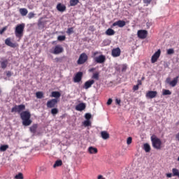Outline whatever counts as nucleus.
Masks as SVG:
<instances>
[{
  "label": "nucleus",
  "mask_w": 179,
  "mask_h": 179,
  "mask_svg": "<svg viewBox=\"0 0 179 179\" xmlns=\"http://www.w3.org/2000/svg\"><path fill=\"white\" fill-rule=\"evenodd\" d=\"M20 118L22 120V124L24 127H29V125H31V122H33V121L30 120V118H31V114L29 110L22 112L20 113Z\"/></svg>",
  "instance_id": "nucleus-1"
},
{
  "label": "nucleus",
  "mask_w": 179,
  "mask_h": 179,
  "mask_svg": "<svg viewBox=\"0 0 179 179\" xmlns=\"http://www.w3.org/2000/svg\"><path fill=\"white\" fill-rule=\"evenodd\" d=\"M26 24L24 23L19 24L15 27V34L17 38L20 40L23 37V34H24V27Z\"/></svg>",
  "instance_id": "nucleus-2"
},
{
  "label": "nucleus",
  "mask_w": 179,
  "mask_h": 179,
  "mask_svg": "<svg viewBox=\"0 0 179 179\" xmlns=\"http://www.w3.org/2000/svg\"><path fill=\"white\" fill-rule=\"evenodd\" d=\"M151 142L152 143V147L154 149H157V150H160L162 149V140L157 138L156 136H151Z\"/></svg>",
  "instance_id": "nucleus-3"
},
{
  "label": "nucleus",
  "mask_w": 179,
  "mask_h": 179,
  "mask_svg": "<svg viewBox=\"0 0 179 179\" xmlns=\"http://www.w3.org/2000/svg\"><path fill=\"white\" fill-rule=\"evenodd\" d=\"M50 52L55 55L62 54V52H64V48L61 45H57L50 50Z\"/></svg>",
  "instance_id": "nucleus-4"
},
{
  "label": "nucleus",
  "mask_w": 179,
  "mask_h": 179,
  "mask_svg": "<svg viewBox=\"0 0 179 179\" xmlns=\"http://www.w3.org/2000/svg\"><path fill=\"white\" fill-rule=\"evenodd\" d=\"M24 110H26V106L24 104L15 105L12 108L11 113H22Z\"/></svg>",
  "instance_id": "nucleus-5"
},
{
  "label": "nucleus",
  "mask_w": 179,
  "mask_h": 179,
  "mask_svg": "<svg viewBox=\"0 0 179 179\" xmlns=\"http://www.w3.org/2000/svg\"><path fill=\"white\" fill-rule=\"evenodd\" d=\"M88 58L89 57H87V55H86V53H82L79 57L77 64L78 65H83V64H85V62L87 61Z\"/></svg>",
  "instance_id": "nucleus-6"
},
{
  "label": "nucleus",
  "mask_w": 179,
  "mask_h": 179,
  "mask_svg": "<svg viewBox=\"0 0 179 179\" xmlns=\"http://www.w3.org/2000/svg\"><path fill=\"white\" fill-rule=\"evenodd\" d=\"M57 104H58V99H52L47 102L46 106L48 108H54L57 106Z\"/></svg>",
  "instance_id": "nucleus-7"
},
{
  "label": "nucleus",
  "mask_w": 179,
  "mask_h": 179,
  "mask_svg": "<svg viewBox=\"0 0 179 179\" xmlns=\"http://www.w3.org/2000/svg\"><path fill=\"white\" fill-rule=\"evenodd\" d=\"M137 36L138 38H141V40H145V38L148 37V31L145 29L138 30L137 32Z\"/></svg>",
  "instance_id": "nucleus-8"
},
{
  "label": "nucleus",
  "mask_w": 179,
  "mask_h": 179,
  "mask_svg": "<svg viewBox=\"0 0 179 179\" xmlns=\"http://www.w3.org/2000/svg\"><path fill=\"white\" fill-rule=\"evenodd\" d=\"M160 54H162V50L159 49L151 57L152 64H155V62H157V59L160 57Z\"/></svg>",
  "instance_id": "nucleus-9"
},
{
  "label": "nucleus",
  "mask_w": 179,
  "mask_h": 179,
  "mask_svg": "<svg viewBox=\"0 0 179 179\" xmlns=\"http://www.w3.org/2000/svg\"><path fill=\"white\" fill-rule=\"evenodd\" d=\"M82 78H83V73L82 71L78 72L73 78V83H79L82 80Z\"/></svg>",
  "instance_id": "nucleus-10"
},
{
  "label": "nucleus",
  "mask_w": 179,
  "mask_h": 179,
  "mask_svg": "<svg viewBox=\"0 0 179 179\" xmlns=\"http://www.w3.org/2000/svg\"><path fill=\"white\" fill-rule=\"evenodd\" d=\"M166 177L168 178H171V177H178L179 178V170L177 169L176 168L172 169V173H166Z\"/></svg>",
  "instance_id": "nucleus-11"
},
{
  "label": "nucleus",
  "mask_w": 179,
  "mask_h": 179,
  "mask_svg": "<svg viewBox=\"0 0 179 179\" xmlns=\"http://www.w3.org/2000/svg\"><path fill=\"white\" fill-rule=\"evenodd\" d=\"M95 62H96V64H104V62H106V56L101 55L98 57H96L94 58Z\"/></svg>",
  "instance_id": "nucleus-12"
},
{
  "label": "nucleus",
  "mask_w": 179,
  "mask_h": 179,
  "mask_svg": "<svg viewBox=\"0 0 179 179\" xmlns=\"http://www.w3.org/2000/svg\"><path fill=\"white\" fill-rule=\"evenodd\" d=\"M5 44L6 45H8V47H11V48H16V47H18L19 45L16 43H12V41H10V38H7L5 40Z\"/></svg>",
  "instance_id": "nucleus-13"
},
{
  "label": "nucleus",
  "mask_w": 179,
  "mask_h": 179,
  "mask_svg": "<svg viewBox=\"0 0 179 179\" xmlns=\"http://www.w3.org/2000/svg\"><path fill=\"white\" fill-rule=\"evenodd\" d=\"M93 85H94V80H89L85 83L83 89L87 90V89H90Z\"/></svg>",
  "instance_id": "nucleus-14"
},
{
  "label": "nucleus",
  "mask_w": 179,
  "mask_h": 179,
  "mask_svg": "<svg viewBox=\"0 0 179 179\" xmlns=\"http://www.w3.org/2000/svg\"><path fill=\"white\" fill-rule=\"evenodd\" d=\"M145 96L148 99H155L157 96V91H148Z\"/></svg>",
  "instance_id": "nucleus-15"
},
{
  "label": "nucleus",
  "mask_w": 179,
  "mask_h": 179,
  "mask_svg": "<svg viewBox=\"0 0 179 179\" xmlns=\"http://www.w3.org/2000/svg\"><path fill=\"white\" fill-rule=\"evenodd\" d=\"M125 24H127V22H125V21L120 20L117 22H115L113 24V27H115V26H118V27H124Z\"/></svg>",
  "instance_id": "nucleus-16"
},
{
  "label": "nucleus",
  "mask_w": 179,
  "mask_h": 179,
  "mask_svg": "<svg viewBox=\"0 0 179 179\" xmlns=\"http://www.w3.org/2000/svg\"><path fill=\"white\" fill-rule=\"evenodd\" d=\"M121 55V49L116 48L112 50V56L114 57H120Z\"/></svg>",
  "instance_id": "nucleus-17"
},
{
  "label": "nucleus",
  "mask_w": 179,
  "mask_h": 179,
  "mask_svg": "<svg viewBox=\"0 0 179 179\" xmlns=\"http://www.w3.org/2000/svg\"><path fill=\"white\" fill-rule=\"evenodd\" d=\"M56 8L59 12H65L66 10V6L61 3H59Z\"/></svg>",
  "instance_id": "nucleus-18"
},
{
  "label": "nucleus",
  "mask_w": 179,
  "mask_h": 179,
  "mask_svg": "<svg viewBox=\"0 0 179 179\" xmlns=\"http://www.w3.org/2000/svg\"><path fill=\"white\" fill-rule=\"evenodd\" d=\"M85 108H86V104H85L83 103H80L76 106V110L77 111H83V110H85Z\"/></svg>",
  "instance_id": "nucleus-19"
},
{
  "label": "nucleus",
  "mask_w": 179,
  "mask_h": 179,
  "mask_svg": "<svg viewBox=\"0 0 179 179\" xmlns=\"http://www.w3.org/2000/svg\"><path fill=\"white\" fill-rule=\"evenodd\" d=\"M178 79L179 76L175 77L171 83H169L170 86L172 87H176L177 86V84L178 83Z\"/></svg>",
  "instance_id": "nucleus-20"
},
{
  "label": "nucleus",
  "mask_w": 179,
  "mask_h": 179,
  "mask_svg": "<svg viewBox=\"0 0 179 179\" xmlns=\"http://www.w3.org/2000/svg\"><path fill=\"white\" fill-rule=\"evenodd\" d=\"M101 136L102 139L107 140L110 138V134L106 131H103L101 132Z\"/></svg>",
  "instance_id": "nucleus-21"
},
{
  "label": "nucleus",
  "mask_w": 179,
  "mask_h": 179,
  "mask_svg": "<svg viewBox=\"0 0 179 179\" xmlns=\"http://www.w3.org/2000/svg\"><path fill=\"white\" fill-rule=\"evenodd\" d=\"M88 152L90 155H97L99 150L94 147H90L88 148Z\"/></svg>",
  "instance_id": "nucleus-22"
},
{
  "label": "nucleus",
  "mask_w": 179,
  "mask_h": 179,
  "mask_svg": "<svg viewBox=\"0 0 179 179\" xmlns=\"http://www.w3.org/2000/svg\"><path fill=\"white\" fill-rule=\"evenodd\" d=\"M37 128H38V124H34L29 128V131H30V132H31L32 134H36V132H37Z\"/></svg>",
  "instance_id": "nucleus-23"
},
{
  "label": "nucleus",
  "mask_w": 179,
  "mask_h": 179,
  "mask_svg": "<svg viewBox=\"0 0 179 179\" xmlns=\"http://www.w3.org/2000/svg\"><path fill=\"white\" fill-rule=\"evenodd\" d=\"M51 96L55 99H59V97H61V93L58 91H53L51 93Z\"/></svg>",
  "instance_id": "nucleus-24"
},
{
  "label": "nucleus",
  "mask_w": 179,
  "mask_h": 179,
  "mask_svg": "<svg viewBox=\"0 0 179 179\" xmlns=\"http://www.w3.org/2000/svg\"><path fill=\"white\" fill-rule=\"evenodd\" d=\"M106 34L107 36H114L115 34V31H114L113 29L109 28L106 30Z\"/></svg>",
  "instance_id": "nucleus-25"
},
{
  "label": "nucleus",
  "mask_w": 179,
  "mask_h": 179,
  "mask_svg": "<svg viewBox=\"0 0 179 179\" xmlns=\"http://www.w3.org/2000/svg\"><path fill=\"white\" fill-rule=\"evenodd\" d=\"M1 68L2 69H6V66H8V59H6L3 62H0Z\"/></svg>",
  "instance_id": "nucleus-26"
},
{
  "label": "nucleus",
  "mask_w": 179,
  "mask_h": 179,
  "mask_svg": "<svg viewBox=\"0 0 179 179\" xmlns=\"http://www.w3.org/2000/svg\"><path fill=\"white\" fill-rule=\"evenodd\" d=\"M143 149L146 153H149V152H150V145L148 143H145L143 145Z\"/></svg>",
  "instance_id": "nucleus-27"
},
{
  "label": "nucleus",
  "mask_w": 179,
  "mask_h": 179,
  "mask_svg": "<svg viewBox=\"0 0 179 179\" xmlns=\"http://www.w3.org/2000/svg\"><path fill=\"white\" fill-rule=\"evenodd\" d=\"M20 13L22 16H26L29 13V11L26 8H20Z\"/></svg>",
  "instance_id": "nucleus-28"
},
{
  "label": "nucleus",
  "mask_w": 179,
  "mask_h": 179,
  "mask_svg": "<svg viewBox=\"0 0 179 179\" xmlns=\"http://www.w3.org/2000/svg\"><path fill=\"white\" fill-rule=\"evenodd\" d=\"M8 149H9V145H1L0 146V152H6Z\"/></svg>",
  "instance_id": "nucleus-29"
},
{
  "label": "nucleus",
  "mask_w": 179,
  "mask_h": 179,
  "mask_svg": "<svg viewBox=\"0 0 179 179\" xmlns=\"http://www.w3.org/2000/svg\"><path fill=\"white\" fill-rule=\"evenodd\" d=\"M79 3V0H70V6H76Z\"/></svg>",
  "instance_id": "nucleus-30"
},
{
  "label": "nucleus",
  "mask_w": 179,
  "mask_h": 179,
  "mask_svg": "<svg viewBox=\"0 0 179 179\" xmlns=\"http://www.w3.org/2000/svg\"><path fill=\"white\" fill-rule=\"evenodd\" d=\"M61 166H62V160H57L54 164L53 167L55 169V167H59Z\"/></svg>",
  "instance_id": "nucleus-31"
},
{
  "label": "nucleus",
  "mask_w": 179,
  "mask_h": 179,
  "mask_svg": "<svg viewBox=\"0 0 179 179\" xmlns=\"http://www.w3.org/2000/svg\"><path fill=\"white\" fill-rule=\"evenodd\" d=\"M58 113H59V110H58V108H53L51 109V114L52 115H57V114H58Z\"/></svg>",
  "instance_id": "nucleus-32"
},
{
  "label": "nucleus",
  "mask_w": 179,
  "mask_h": 179,
  "mask_svg": "<svg viewBox=\"0 0 179 179\" xmlns=\"http://www.w3.org/2000/svg\"><path fill=\"white\" fill-rule=\"evenodd\" d=\"M36 96L37 99H43V97H44V93H43V92H37Z\"/></svg>",
  "instance_id": "nucleus-33"
},
{
  "label": "nucleus",
  "mask_w": 179,
  "mask_h": 179,
  "mask_svg": "<svg viewBox=\"0 0 179 179\" xmlns=\"http://www.w3.org/2000/svg\"><path fill=\"white\" fill-rule=\"evenodd\" d=\"M162 94L163 96H170V94H171V92L169 90H163Z\"/></svg>",
  "instance_id": "nucleus-34"
},
{
  "label": "nucleus",
  "mask_w": 179,
  "mask_h": 179,
  "mask_svg": "<svg viewBox=\"0 0 179 179\" xmlns=\"http://www.w3.org/2000/svg\"><path fill=\"white\" fill-rule=\"evenodd\" d=\"M83 124L84 127H90L92 125L90 120H85Z\"/></svg>",
  "instance_id": "nucleus-35"
},
{
  "label": "nucleus",
  "mask_w": 179,
  "mask_h": 179,
  "mask_svg": "<svg viewBox=\"0 0 179 179\" xmlns=\"http://www.w3.org/2000/svg\"><path fill=\"white\" fill-rule=\"evenodd\" d=\"M57 40H58V41H65V40H66V36H59L58 37H57Z\"/></svg>",
  "instance_id": "nucleus-36"
},
{
  "label": "nucleus",
  "mask_w": 179,
  "mask_h": 179,
  "mask_svg": "<svg viewBox=\"0 0 179 179\" xmlns=\"http://www.w3.org/2000/svg\"><path fill=\"white\" fill-rule=\"evenodd\" d=\"M72 33H73V27L69 28L66 31V34H68V36H71Z\"/></svg>",
  "instance_id": "nucleus-37"
},
{
  "label": "nucleus",
  "mask_w": 179,
  "mask_h": 179,
  "mask_svg": "<svg viewBox=\"0 0 179 179\" xmlns=\"http://www.w3.org/2000/svg\"><path fill=\"white\" fill-rule=\"evenodd\" d=\"M92 79H95V80H99V73H94L92 76Z\"/></svg>",
  "instance_id": "nucleus-38"
},
{
  "label": "nucleus",
  "mask_w": 179,
  "mask_h": 179,
  "mask_svg": "<svg viewBox=\"0 0 179 179\" xmlns=\"http://www.w3.org/2000/svg\"><path fill=\"white\" fill-rule=\"evenodd\" d=\"M15 179H23V173H19L18 174H17L15 177Z\"/></svg>",
  "instance_id": "nucleus-39"
},
{
  "label": "nucleus",
  "mask_w": 179,
  "mask_h": 179,
  "mask_svg": "<svg viewBox=\"0 0 179 179\" xmlns=\"http://www.w3.org/2000/svg\"><path fill=\"white\" fill-rule=\"evenodd\" d=\"M34 16H36V14H34V13H33V12H30V13H29L27 17H28V19H33V17H34Z\"/></svg>",
  "instance_id": "nucleus-40"
},
{
  "label": "nucleus",
  "mask_w": 179,
  "mask_h": 179,
  "mask_svg": "<svg viewBox=\"0 0 179 179\" xmlns=\"http://www.w3.org/2000/svg\"><path fill=\"white\" fill-rule=\"evenodd\" d=\"M166 52L168 55H171L174 54V49L173 48L168 49Z\"/></svg>",
  "instance_id": "nucleus-41"
},
{
  "label": "nucleus",
  "mask_w": 179,
  "mask_h": 179,
  "mask_svg": "<svg viewBox=\"0 0 179 179\" xmlns=\"http://www.w3.org/2000/svg\"><path fill=\"white\" fill-rule=\"evenodd\" d=\"M7 29H8V27H4L1 29H0V34H3V33L6 31Z\"/></svg>",
  "instance_id": "nucleus-42"
},
{
  "label": "nucleus",
  "mask_w": 179,
  "mask_h": 179,
  "mask_svg": "<svg viewBox=\"0 0 179 179\" xmlns=\"http://www.w3.org/2000/svg\"><path fill=\"white\" fill-rule=\"evenodd\" d=\"M127 145H131L132 143V137H128L127 140Z\"/></svg>",
  "instance_id": "nucleus-43"
},
{
  "label": "nucleus",
  "mask_w": 179,
  "mask_h": 179,
  "mask_svg": "<svg viewBox=\"0 0 179 179\" xmlns=\"http://www.w3.org/2000/svg\"><path fill=\"white\" fill-rule=\"evenodd\" d=\"M85 117L87 120H90V118H92V115L90 113H86Z\"/></svg>",
  "instance_id": "nucleus-44"
},
{
  "label": "nucleus",
  "mask_w": 179,
  "mask_h": 179,
  "mask_svg": "<svg viewBox=\"0 0 179 179\" xmlns=\"http://www.w3.org/2000/svg\"><path fill=\"white\" fill-rule=\"evenodd\" d=\"M99 54H100V52H99V51L92 52V57L96 58V55H99Z\"/></svg>",
  "instance_id": "nucleus-45"
},
{
  "label": "nucleus",
  "mask_w": 179,
  "mask_h": 179,
  "mask_svg": "<svg viewBox=\"0 0 179 179\" xmlns=\"http://www.w3.org/2000/svg\"><path fill=\"white\" fill-rule=\"evenodd\" d=\"M133 90L136 91V90H139V85H134L133 87Z\"/></svg>",
  "instance_id": "nucleus-46"
},
{
  "label": "nucleus",
  "mask_w": 179,
  "mask_h": 179,
  "mask_svg": "<svg viewBox=\"0 0 179 179\" xmlns=\"http://www.w3.org/2000/svg\"><path fill=\"white\" fill-rule=\"evenodd\" d=\"M112 103H113V99H112L111 98H110V99L108 100V101H107V105H108V106H110V105L112 104Z\"/></svg>",
  "instance_id": "nucleus-47"
},
{
  "label": "nucleus",
  "mask_w": 179,
  "mask_h": 179,
  "mask_svg": "<svg viewBox=\"0 0 179 179\" xmlns=\"http://www.w3.org/2000/svg\"><path fill=\"white\" fill-rule=\"evenodd\" d=\"M115 102L116 104H118V106H120L121 104V99H116Z\"/></svg>",
  "instance_id": "nucleus-48"
},
{
  "label": "nucleus",
  "mask_w": 179,
  "mask_h": 179,
  "mask_svg": "<svg viewBox=\"0 0 179 179\" xmlns=\"http://www.w3.org/2000/svg\"><path fill=\"white\" fill-rule=\"evenodd\" d=\"M144 3H147L149 5L150 2H152V0H143Z\"/></svg>",
  "instance_id": "nucleus-49"
},
{
  "label": "nucleus",
  "mask_w": 179,
  "mask_h": 179,
  "mask_svg": "<svg viewBox=\"0 0 179 179\" xmlns=\"http://www.w3.org/2000/svg\"><path fill=\"white\" fill-rule=\"evenodd\" d=\"M6 76L8 77V78H10V76H12V73L10 71H8L6 73Z\"/></svg>",
  "instance_id": "nucleus-50"
},
{
  "label": "nucleus",
  "mask_w": 179,
  "mask_h": 179,
  "mask_svg": "<svg viewBox=\"0 0 179 179\" xmlns=\"http://www.w3.org/2000/svg\"><path fill=\"white\" fill-rule=\"evenodd\" d=\"M141 85H142V80H138V81H137V85L141 86Z\"/></svg>",
  "instance_id": "nucleus-51"
},
{
  "label": "nucleus",
  "mask_w": 179,
  "mask_h": 179,
  "mask_svg": "<svg viewBox=\"0 0 179 179\" xmlns=\"http://www.w3.org/2000/svg\"><path fill=\"white\" fill-rule=\"evenodd\" d=\"M125 71H127V66H123L122 69V72H125Z\"/></svg>",
  "instance_id": "nucleus-52"
},
{
  "label": "nucleus",
  "mask_w": 179,
  "mask_h": 179,
  "mask_svg": "<svg viewBox=\"0 0 179 179\" xmlns=\"http://www.w3.org/2000/svg\"><path fill=\"white\" fill-rule=\"evenodd\" d=\"M166 83H168L169 85H170V83H171V81H170V78H167L166 80Z\"/></svg>",
  "instance_id": "nucleus-53"
},
{
  "label": "nucleus",
  "mask_w": 179,
  "mask_h": 179,
  "mask_svg": "<svg viewBox=\"0 0 179 179\" xmlns=\"http://www.w3.org/2000/svg\"><path fill=\"white\" fill-rule=\"evenodd\" d=\"M97 179H105V178L103 177L102 175H99V176H98Z\"/></svg>",
  "instance_id": "nucleus-54"
},
{
  "label": "nucleus",
  "mask_w": 179,
  "mask_h": 179,
  "mask_svg": "<svg viewBox=\"0 0 179 179\" xmlns=\"http://www.w3.org/2000/svg\"><path fill=\"white\" fill-rule=\"evenodd\" d=\"M55 61H56V62H59L61 61V59L57 57V58H55Z\"/></svg>",
  "instance_id": "nucleus-55"
},
{
  "label": "nucleus",
  "mask_w": 179,
  "mask_h": 179,
  "mask_svg": "<svg viewBox=\"0 0 179 179\" xmlns=\"http://www.w3.org/2000/svg\"><path fill=\"white\" fill-rule=\"evenodd\" d=\"M41 24H43V22L38 21V26H41Z\"/></svg>",
  "instance_id": "nucleus-56"
},
{
  "label": "nucleus",
  "mask_w": 179,
  "mask_h": 179,
  "mask_svg": "<svg viewBox=\"0 0 179 179\" xmlns=\"http://www.w3.org/2000/svg\"><path fill=\"white\" fill-rule=\"evenodd\" d=\"M95 71L94 68H92L91 69H90V72H94Z\"/></svg>",
  "instance_id": "nucleus-57"
},
{
  "label": "nucleus",
  "mask_w": 179,
  "mask_h": 179,
  "mask_svg": "<svg viewBox=\"0 0 179 179\" xmlns=\"http://www.w3.org/2000/svg\"><path fill=\"white\" fill-rule=\"evenodd\" d=\"M141 80H145V77H142Z\"/></svg>",
  "instance_id": "nucleus-58"
},
{
  "label": "nucleus",
  "mask_w": 179,
  "mask_h": 179,
  "mask_svg": "<svg viewBox=\"0 0 179 179\" xmlns=\"http://www.w3.org/2000/svg\"><path fill=\"white\" fill-rule=\"evenodd\" d=\"M94 26L90 27V29H94Z\"/></svg>",
  "instance_id": "nucleus-59"
},
{
  "label": "nucleus",
  "mask_w": 179,
  "mask_h": 179,
  "mask_svg": "<svg viewBox=\"0 0 179 179\" xmlns=\"http://www.w3.org/2000/svg\"><path fill=\"white\" fill-rule=\"evenodd\" d=\"M52 44H55V41H53V42H52Z\"/></svg>",
  "instance_id": "nucleus-60"
},
{
  "label": "nucleus",
  "mask_w": 179,
  "mask_h": 179,
  "mask_svg": "<svg viewBox=\"0 0 179 179\" xmlns=\"http://www.w3.org/2000/svg\"><path fill=\"white\" fill-rule=\"evenodd\" d=\"M1 92H2V91L0 90V94H1Z\"/></svg>",
  "instance_id": "nucleus-61"
}]
</instances>
